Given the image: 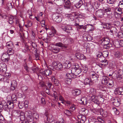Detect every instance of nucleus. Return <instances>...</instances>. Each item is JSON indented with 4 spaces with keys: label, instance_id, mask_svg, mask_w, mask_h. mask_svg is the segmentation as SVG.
I'll return each mask as SVG.
<instances>
[{
    "label": "nucleus",
    "instance_id": "obj_1",
    "mask_svg": "<svg viewBox=\"0 0 123 123\" xmlns=\"http://www.w3.org/2000/svg\"><path fill=\"white\" fill-rule=\"evenodd\" d=\"M97 57L99 58V60L102 63L104 62L105 64H101V65L104 66H106L108 65V61L104 59V57H103L102 53L100 52H98Z\"/></svg>",
    "mask_w": 123,
    "mask_h": 123
},
{
    "label": "nucleus",
    "instance_id": "obj_2",
    "mask_svg": "<svg viewBox=\"0 0 123 123\" xmlns=\"http://www.w3.org/2000/svg\"><path fill=\"white\" fill-rule=\"evenodd\" d=\"M110 40L108 38L104 37L101 40V44L104 46H106V48L109 47L111 46V44L110 43Z\"/></svg>",
    "mask_w": 123,
    "mask_h": 123
},
{
    "label": "nucleus",
    "instance_id": "obj_3",
    "mask_svg": "<svg viewBox=\"0 0 123 123\" xmlns=\"http://www.w3.org/2000/svg\"><path fill=\"white\" fill-rule=\"evenodd\" d=\"M54 20L57 23L61 22L62 20V17L61 15L58 14H54L52 16Z\"/></svg>",
    "mask_w": 123,
    "mask_h": 123
},
{
    "label": "nucleus",
    "instance_id": "obj_4",
    "mask_svg": "<svg viewBox=\"0 0 123 123\" xmlns=\"http://www.w3.org/2000/svg\"><path fill=\"white\" fill-rule=\"evenodd\" d=\"M52 73V71L49 69H45L43 71H42L41 70L39 74L38 75V77H40V74H42L45 76H47L50 75Z\"/></svg>",
    "mask_w": 123,
    "mask_h": 123
},
{
    "label": "nucleus",
    "instance_id": "obj_5",
    "mask_svg": "<svg viewBox=\"0 0 123 123\" xmlns=\"http://www.w3.org/2000/svg\"><path fill=\"white\" fill-rule=\"evenodd\" d=\"M3 81L4 82V84L6 86L9 85V82L8 81V78L6 76L0 74V81Z\"/></svg>",
    "mask_w": 123,
    "mask_h": 123
},
{
    "label": "nucleus",
    "instance_id": "obj_6",
    "mask_svg": "<svg viewBox=\"0 0 123 123\" xmlns=\"http://www.w3.org/2000/svg\"><path fill=\"white\" fill-rule=\"evenodd\" d=\"M85 5L87 10L90 12H92L94 11V9L92 6L89 3H85Z\"/></svg>",
    "mask_w": 123,
    "mask_h": 123
},
{
    "label": "nucleus",
    "instance_id": "obj_7",
    "mask_svg": "<svg viewBox=\"0 0 123 123\" xmlns=\"http://www.w3.org/2000/svg\"><path fill=\"white\" fill-rule=\"evenodd\" d=\"M69 70L71 71V73L74 72V73L75 75H77L81 72L82 69L75 68H72L71 70L70 69Z\"/></svg>",
    "mask_w": 123,
    "mask_h": 123
},
{
    "label": "nucleus",
    "instance_id": "obj_8",
    "mask_svg": "<svg viewBox=\"0 0 123 123\" xmlns=\"http://www.w3.org/2000/svg\"><path fill=\"white\" fill-rule=\"evenodd\" d=\"M63 2H64L65 5H64L65 8L70 9L71 8V3L70 0H62Z\"/></svg>",
    "mask_w": 123,
    "mask_h": 123
},
{
    "label": "nucleus",
    "instance_id": "obj_9",
    "mask_svg": "<svg viewBox=\"0 0 123 123\" xmlns=\"http://www.w3.org/2000/svg\"><path fill=\"white\" fill-rule=\"evenodd\" d=\"M114 93L116 94L123 95V88L121 87L117 88L114 91Z\"/></svg>",
    "mask_w": 123,
    "mask_h": 123
},
{
    "label": "nucleus",
    "instance_id": "obj_10",
    "mask_svg": "<svg viewBox=\"0 0 123 123\" xmlns=\"http://www.w3.org/2000/svg\"><path fill=\"white\" fill-rule=\"evenodd\" d=\"M113 101V105L116 107L119 106L120 104V100L119 98H116L112 99Z\"/></svg>",
    "mask_w": 123,
    "mask_h": 123
},
{
    "label": "nucleus",
    "instance_id": "obj_11",
    "mask_svg": "<svg viewBox=\"0 0 123 123\" xmlns=\"http://www.w3.org/2000/svg\"><path fill=\"white\" fill-rule=\"evenodd\" d=\"M18 18L16 16L10 15L9 20V23L11 25L14 22H15V21L17 20Z\"/></svg>",
    "mask_w": 123,
    "mask_h": 123
},
{
    "label": "nucleus",
    "instance_id": "obj_12",
    "mask_svg": "<svg viewBox=\"0 0 123 123\" xmlns=\"http://www.w3.org/2000/svg\"><path fill=\"white\" fill-rule=\"evenodd\" d=\"M96 15L98 17L101 18L103 17L104 14L103 10H99L96 12Z\"/></svg>",
    "mask_w": 123,
    "mask_h": 123
},
{
    "label": "nucleus",
    "instance_id": "obj_13",
    "mask_svg": "<svg viewBox=\"0 0 123 123\" xmlns=\"http://www.w3.org/2000/svg\"><path fill=\"white\" fill-rule=\"evenodd\" d=\"M63 65V68H69L71 66V63L68 61H67L66 62L64 63Z\"/></svg>",
    "mask_w": 123,
    "mask_h": 123
},
{
    "label": "nucleus",
    "instance_id": "obj_14",
    "mask_svg": "<svg viewBox=\"0 0 123 123\" xmlns=\"http://www.w3.org/2000/svg\"><path fill=\"white\" fill-rule=\"evenodd\" d=\"M79 101L81 105H85L87 103L86 98L84 97H83Z\"/></svg>",
    "mask_w": 123,
    "mask_h": 123
},
{
    "label": "nucleus",
    "instance_id": "obj_15",
    "mask_svg": "<svg viewBox=\"0 0 123 123\" xmlns=\"http://www.w3.org/2000/svg\"><path fill=\"white\" fill-rule=\"evenodd\" d=\"M97 98V97L95 95L92 96L91 97V100L94 103L98 104V101Z\"/></svg>",
    "mask_w": 123,
    "mask_h": 123
},
{
    "label": "nucleus",
    "instance_id": "obj_16",
    "mask_svg": "<svg viewBox=\"0 0 123 123\" xmlns=\"http://www.w3.org/2000/svg\"><path fill=\"white\" fill-rule=\"evenodd\" d=\"M98 90L93 88H91L90 90L89 93L90 94L92 95V96H95Z\"/></svg>",
    "mask_w": 123,
    "mask_h": 123
},
{
    "label": "nucleus",
    "instance_id": "obj_17",
    "mask_svg": "<svg viewBox=\"0 0 123 123\" xmlns=\"http://www.w3.org/2000/svg\"><path fill=\"white\" fill-rule=\"evenodd\" d=\"M54 45L56 46L61 47H63L65 49L67 48V46L65 45L60 42L55 43Z\"/></svg>",
    "mask_w": 123,
    "mask_h": 123
},
{
    "label": "nucleus",
    "instance_id": "obj_18",
    "mask_svg": "<svg viewBox=\"0 0 123 123\" xmlns=\"http://www.w3.org/2000/svg\"><path fill=\"white\" fill-rule=\"evenodd\" d=\"M72 92L73 95H78L81 93V91L80 90L77 89L73 90Z\"/></svg>",
    "mask_w": 123,
    "mask_h": 123
},
{
    "label": "nucleus",
    "instance_id": "obj_19",
    "mask_svg": "<svg viewBox=\"0 0 123 123\" xmlns=\"http://www.w3.org/2000/svg\"><path fill=\"white\" fill-rule=\"evenodd\" d=\"M103 8V10L106 12H110L111 10V8L110 7L107 5H104Z\"/></svg>",
    "mask_w": 123,
    "mask_h": 123
},
{
    "label": "nucleus",
    "instance_id": "obj_20",
    "mask_svg": "<svg viewBox=\"0 0 123 123\" xmlns=\"http://www.w3.org/2000/svg\"><path fill=\"white\" fill-rule=\"evenodd\" d=\"M62 28L63 30L65 31L68 33H70L71 30L72 29L71 27L70 26H68L66 27H62Z\"/></svg>",
    "mask_w": 123,
    "mask_h": 123
},
{
    "label": "nucleus",
    "instance_id": "obj_21",
    "mask_svg": "<svg viewBox=\"0 0 123 123\" xmlns=\"http://www.w3.org/2000/svg\"><path fill=\"white\" fill-rule=\"evenodd\" d=\"M108 78L105 76L103 77L102 80V83L105 85L108 84Z\"/></svg>",
    "mask_w": 123,
    "mask_h": 123
},
{
    "label": "nucleus",
    "instance_id": "obj_22",
    "mask_svg": "<svg viewBox=\"0 0 123 123\" xmlns=\"http://www.w3.org/2000/svg\"><path fill=\"white\" fill-rule=\"evenodd\" d=\"M6 46L8 48H13L14 47L13 43L11 41L8 42L6 43Z\"/></svg>",
    "mask_w": 123,
    "mask_h": 123
},
{
    "label": "nucleus",
    "instance_id": "obj_23",
    "mask_svg": "<svg viewBox=\"0 0 123 123\" xmlns=\"http://www.w3.org/2000/svg\"><path fill=\"white\" fill-rule=\"evenodd\" d=\"M29 49V46L28 45L25 44V46L22 47V50L23 52L26 53Z\"/></svg>",
    "mask_w": 123,
    "mask_h": 123
},
{
    "label": "nucleus",
    "instance_id": "obj_24",
    "mask_svg": "<svg viewBox=\"0 0 123 123\" xmlns=\"http://www.w3.org/2000/svg\"><path fill=\"white\" fill-rule=\"evenodd\" d=\"M84 82L87 84H89L90 86L93 84V82L90 79L86 78L84 80Z\"/></svg>",
    "mask_w": 123,
    "mask_h": 123
},
{
    "label": "nucleus",
    "instance_id": "obj_25",
    "mask_svg": "<svg viewBox=\"0 0 123 123\" xmlns=\"http://www.w3.org/2000/svg\"><path fill=\"white\" fill-rule=\"evenodd\" d=\"M47 119L48 121L50 123H51L54 121V117L51 115H49V117H47Z\"/></svg>",
    "mask_w": 123,
    "mask_h": 123
},
{
    "label": "nucleus",
    "instance_id": "obj_26",
    "mask_svg": "<svg viewBox=\"0 0 123 123\" xmlns=\"http://www.w3.org/2000/svg\"><path fill=\"white\" fill-rule=\"evenodd\" d=\"M54 63L55 64L54 67L55 68H57L58 70H61L63 68V65L61 63H59L57 64L56 63Z\"/></svg>",
    "mask_w": 123,
    "mask_h": 123
},
{
    "label": "nucleus",
    "instance_id": "obj_27",
    "mask_svg": "<svg viewBox=\"0 0 123 123\" xmlns=\"http://www.w3.org/2000/svg\"><path fill=\"white\" fill-rule=\"evenodd\" d=\"M76 55L77 58L81 60L84 59L85 56L82 54L78 53Z\"/></svg>",
    "mask_w": 123,
    "mask_h": 123
},
{
    "label": "nucleus",
    "instance_id": "obj_28",
    "mask_svg": "<svg viewBox=\"0 0 123 123\" xmlns=\"http://www.w3.org/2000/svg\"><path fill=\"white\" fill-rule=\"evenodd\" d=\"M7 50V54L9 55H11L13 54L14 53V51L13 48H8Z\"/></svg>",
    "mask_w": 123,
    "mask_h": 123
},
{
    "label": "nucleus",
    "instance_id": "obj_29",
    "mask_svg": "<svg viewBox=\"0 0 123 123\" xmlns=\"http://www.w3.org/2000/svg\"><path fill=\"white\" fill-rule=\"evenodd\" d=\"M7 105L8 106V109H12L14 108V104L13 102L9 101L7 102Z\"/></svg>",
    "mask_w": 123,
    "mask_h": 123
},
{
    "label": "nucleus",
    "instance_id": "obj_30",
    "mask_svg": "<svg viewBox=\"0 0 123 123\" xmlns=\"http://www.w3.org/2000/svg\"><path fill=\"white\" fill-rule=\"evenodd\" d=\"M25 102H19L18 103V106L19 108L21 109L24 107L25 106H26V107L28 106V105L27 103L25 105Z\"/></svg>",
    "mask_w": 123,
    "mask_h": 123
},
{
    "label": "nucleus",
    "instance_id": "obj_31",
    "mask_svg": "<svg viewBox=\"0 0 123 123\" xmlns=\"http://www.w3.org/2000/svg\"><path fill=\"white\" fill-rule=\"evenodd\" d=\"M122 9L120 8H117L115 9V12L117 14H121L122 13Z\"/></svg>",
    "mask_w": 123,
    "mask_h": 123
},
{
    "label": "nucleus",
    "instance_id": "obj_32",
    "mask_svg": "<svg viewBox=\"0 0 123 123\" xmlns=\"http://www.w3.org/2000/svg\"><path fill=\"white\" fill-rule=\"evenodd\" d=\"M53 52L55 53H58L60 51V49L57 47H53L52 48Z\"/></svg>",
    "mask_w": 123,
    "mask_h": 123
},
{
    "label": "nucleus",
    "instance_id": "obj_33",
    "mask_svg": "<svg viewBox=\"0 0 123 123\" xmlns=\"http://www.w3.org/2000/svg\"><path fill=\"white\" fill-rule=\"evenodd\" d=\"M110 87H113L114 85V81L112 80H110L108 81V84Z\"/></svg>",
    "mask_w": 123,
    "mask_h": 123
},
{
    "label": "nucleus",
    "instance_id": "obj_34",
    "mask_svg": "<svg viewBox=\"0 0 123 123\" xmlns=\"http://www.w3.org/2000/svg\"><path fill=\"white\" fill-rule=\"evenodd\" d=\"M87 29L89 32H91L94 29V27L91 24L88 25Z\"/></svg>",
    "mask_w": 123,
    "mask_h": 123
},
{
    "label": "nucleus",
    "instance_id": "obj_35",
    "mask_svg": "<svg viewBox=\"0 0 123 123\" xmlns=\"http://www.w3.org/2000/svg\"><path fill=\"white\" fill-rule=\"evenodd\" d=\"M83 3L82 1L81 0H80L75 5V6L78 8H80L82 5Z\"/></svg>",
    "mask_w": 123,
    "mask_h": 123
},
{
    "label": "nucleus",
    "instance_id": "obj_36",
    "mask_svg": "<svg viewBox=\"0 0 123 123\" xmlns=\"http://www.w3.org/2000/svg\"><path fill=\"white\" fill-rule=\"evenodd\" d=\"M66 43L68 44H70L73 42V40L71 38H66Z\"/></svg>",
    "mask_w": 123,
    "mask_h": 123
},
{
    "label": "nucleus",
    "instance_id": "obj_37",
    "mask_svg": "<svg viewBox=\"0 0 123 123\" xmlns=\"http://www.w3.org/2000/svg\"><path fill=\"white\" fill-rule=\"evenodd\" d=\"M32 25V22L30 21H28L27 22V24L25 25V26L27 28H28L31 27Z\"/></svg>",
    "mask_w": 123,
    "mask_h": 123
},
{
    "label": "nucleus",
    "instance_id": "obj_38",
    "mask_svg": "<svg viewBox=\"0 0 123 123\" xmlns=\"http://www.w3.org/2000/svg\"><path fill=\"white\" fill-rule=\"evenodd\" d=\"M9 57V55L8 54H4L1 56V60H2L6 58L7 59Z\"/></svg>",
    "mask_w": 123,
    "mask_h": 123
},
{
    "label": "nucleus",
    "instance_id": "obj_39",
    "mask_svg": "<svg viewBox=\"0 0 123 123\" xmlns=\"http://www.w3.org/2000/svg\"><path fill=\"white\" fill-rule=\"evenodd\" d=\"M35 50L36 53L35 54V57L37 59H38L40 56L39 51L37 50V49H36Z\"/></svg>",
    "mask_w": 123,
    "mask_h": 123
},
{
    "label": "nucleus",
    "instance_id": "obj_40",
    "mask_svg": "<svg viewBox=\"0 0 123 123\" xmlns=\"http://www.w3.org/2000/svg\"><path fill=\"white\" fill-rule=\"evenodd\" d=\"M15 23L16 24H18L20 28V30H21V31L22 30L23 28L22 26H21L20 24L19 23V20L18 18L17 20L15 21Z\"/></svg>",
    "mask_w": 123,
    "mask_h": 123
},
{
    "label": "nucleus",
    "instance_id": "obj_41",
    "mask_svg": "<svg viewBox=\"0 0 123 123\" xmlns=\"http://www.w3.org/2000/svg\"><path fill=\"white\" fill-rule=\"evenodd\" d=\"M115 56L116 58H119L121 56V54L119 52L117 51L115 53Z\"/></svg>",
    "mask_w": 123,
    "mask_h": 123
},
{
    "label": "nucleus",
    "instance_id": "obj_42",
    "mask_svg": "<svg viewBox=\"0 0 123 123\" xmlns=\"http://www.w3.org/2000/svg\"><path fill=\"white\" fill-rule=\"evenodd\" d=\"M64 112L67 116H71L72 115V113L68 110H65L64 111Z\"/></svg>",
    "mask_w": 123,
    "mask_h": 123
},
{
    "label": "nucleus",
    "instance_id": "obj_43",
    "mask_svg": "<svg viewBox=\"0 0 123 123\" xmlns=\"http://www.w3.org/2000/svg\"><path fill=\"white\" fill-rule=\"evenodd\" d=\"M11 98L13 102L15 103L17 101V99L16 95L13 94L11 96Z\"/></svg>",
    "mask_w": 123,
    "mask_h": 123
},
{
    "label": "nucleus",
    "instance_id": "obj_44",
    "mask_svg": "<svg viewBox=\"0 0 123 123\" xmlns=\"http://www.w3.org/2000/svg\"><path fill=\"white\" fill-rule=\"evenodd\" d=\"M56 4L58 6H61L62 4V2L60 0H55Z\"/></svg>",
    "mask_w": 123,
    "mask_h": 123
},
{
    "label": "nucleus",
    "instance_id": "obj_45",
    "mask_svg": "<svg viewBox=\"0 0 123 123\" xmlns=\"http://www.w3.org/2000/svg\"><path fill=\"white\" fill-rule=\"evenodd\" d=\"M95 96L97 97H100L101 98H102V93L98 91V90L97 92L95 95Z\"/></svg>",
    "mask_w": 123,
    "mask_h": 123
},
{
    "label": "nucleus",
    "instance_id": "obj_46",
    "mask_svg": "<svg viewBox=\"0 0 123 123\" xmlns=\"http://www.w3.org/2000/svg\"><path fill=\"white\" fill-rule=\"evenodd\" d=\"M86 117L84 116H82L80 119V122L81 123H84L86 120Z\"/></svg>",
    "mask_w": 123,
    "mask_h": 123
},
{
    "label": "nucleus",
    "instance_id": "obj_47",
    "mask_svg": "<svg viewBox=\"0 0 123 123\" xmlns=\"http://www.w3.org/2000/svg\"><path fill=\"white\" fill-rule=\"evenodd\" d=\"M72 80L71 79H66L65 81V83L67 85H69L71 84Z\"/></svg>",
    "mask_w": 123,
    "mask_h": 123
},
{
    "label": "nucleus",
    "instance_id": "obj_48",
    "mask_svg": "<svg viewBox=\"0 0 123 123\" xmlns=\"http://www.w3.org/2000/svg\"><path fill=\"white\" fill-rule=\"evenodd\" d=\"M103 57L104 58L107 57L108 55V52L107 51L103 52L102 53ZM105 58H104V59Z\"/></svg>",
    "mask_w": 123,
    "mask_h": 123
},
{
    "label": "nucleus",
    "instance_id": "obj_49",
    "mask_svg": "<svg viewBox=\"0 0 123 123\" xmlns=\"http://www.w3.org/2000/svg\"><path fill=\"white\" fill-rule=\"evenodd\" d=\"M66 16L67 17L70 18L72 20L74 19V17L72 14H66Z\"/></svg>",
    "mask_w": 123,
    "mask_h": 123
},
{
    "label": "nucleus",
    "instance_id": "obj_50",
    "mask_svg": "<svg viewBox=\"0 0 123 123\" xmlns=\"http://www.w3.org/2000/svg\"><path fill=\"white\" fill-rule=\"evenodd\" d=\"M20 118L21 121H22L24 120L25 119L24 113H21L20 116Z\"/></svg>",
    "mask_w": 123,
    "mask_h": 123
},
{
    "label": "nucleus",
    "instance_id": "obj_51",
    "mask_svg": "<svg viewBox=\"0 0 123 123\" xmlns=\"http://www.w3.org/2000/svg\"><path fill=\"white\" fill-rule=\"evenodd\" d=\"M55 85L57 86H59L60 85V83L59 81L56 79H55L54 80H53Z\"/></svg>",
    "mask_w": 123,
    "mask_h": 123
},
{
    "label": "nucleus",
    "instance_id": "obj_52",
    "mask_svg": "<svg viewBox=\"0 0 123 123\" xmlns=\"http://www.w3.org/2000/svg\"><path fill=\"white\" fill-rule=\"evenodd\" d=\"M74 25L75 26L77 27L78 28L80 29H81L83 26V25H80L79 23H77L76 22L75 23Z\"/></svg>",
    "mask_w": 123,
    "mask_h": 123
},
{
    "label": "nucleus",
    "instance_id": "obj_53",
    "mask_svg": "<svg viewBox=\"0 0 123 123\" xmlns=\"http://www.w3.org/2000/svg\"><path fill=\"white\" fill-rule=\"evenodd\" d=\"M115 79H117L118 80H120L122 78L121 75L120 74H118L116 76V77L113 78Z\"/></svg>",
    "mask_w": 123,
    "mask_h": 123
},
{
    "label": "nucleus",
    "instance_id": "obj_54",
    "mask_svg": "<svg viewBox=\"0 0 123 123\" xmlns=\"http://www.w3.org/2000/svg\"><path fill=\"white\" fill-rule=\"evenodd\" d=\"M30 44H31V46H32L33 48V49H37V46L36 44L34 42H31Z\"/></svg>",
    "mask_w": 123,
    "mask_h": 123
},
{
    "label": "nucleus",
    "instance_id": "obj_55",
    "mask_svg": "<svg viewBox=\"0 0 123 123\" xmlns=\"http://www.w3.org/2000/svg\"><path fill=\"white\" fill-rule=\"evenodd\" d=\"M4 105L3 108V109H5V110H7V109H8V106L7 105V103L6 102L4 103Z\"/></svg>",
    "mask_w": 123,
    "mask_h": 123
},
{
    "label": "nucleus",
    "instance_id": "obj_56",
    "mask_svg": "<svg viewBox=\"0 0 123 123\" xmlns=\"http://www.w3.org/2000/svg\"><path fill=\"white\" fill-rule=\"evenodd\" d=\"M11 86H12L16 87L17 84L16 82L14 81H12L11 83Z\"/></svg>",
    "mask_w": 123,
    "mask_h": 123
},
{
    "label": "nucleus",
    "instance_id": "obj_57",
    "mask_svg": "<svg viewBox=\"0 0 123 123\" xmlns=\"http://www.w3.org/2000/svg\"><path fill=\"white\" fill-rule=\"evenodd\" d=\"M33 118L36 119H37L39 118V116L38 114L37 113H34L33 115Z\"/></svg>",
    "mask_w": 123,
    "mask_h": 123
},
{
    "label": "nucleus",
    "instance_id": "obj_58",
    "mask_svg": "<svg viewBox=\"0 0 123 123\" xmlns=\"http://www.w3.org/2000/svg\"><path fill=\"white\" fill-rule=\"evenodd\" d=\"M71 73H67L66 74V77L67 79H71Z\"/></svg>",
    "mask_w": 123,
    "mask_h": 123
},
{
    "label": "nucleus",
    "instance_id": "obj_59",
    "mask_svg": "<svg viewBox=\"0 0 123 123\" xmlns=\"http://www.w3.org/2000/svg\"><path fill=\"white\" fill-rule=\"evenodd\" d=\"M119 7L123 9V1H121L119 4Z\"/></svg>",
    "mask_w": 123,
    "mask_h": 123
},
{
    "label": "nucleus",
    "instance_id": "obj_60",
    "mask_svg": "<svg viewBox=\"0 0 123 123\" xmlns=\"http://www.w3.org/2000/svg\"><path fill=\"white\" fill-rule=\"evenodd\" d=\"M97 119L98 121L102 123H103L104 122V120L101 117H98L97 118Z\"/></svg>",
    "mask_w": 123,
    "mask_h": 123
},
{
    "label": "nucleus",
    "instance_id": "obj_61",
    "mask_svg": "<svg viewBox=\"0 0 123 123\" xmlns=\"http://www.w3.org/2000/svg\"><path fill=\"white\" fill-rule=\"evenodd\" d=\"M4 105L3 102H0V112L2 111Z\"/></svg>",
    "mask_w": 123,
    "mask_h": 123
},
{
    "label": "nucleus",
    "instance_id": "obj_62",
    "mask_svg": "<svg viewBox=\"0 0 123 123\" xmlns=\"http://www.w3.org/2000/svg\"><path fill=\"white\" fill-rule=\"evenodd\" d=\"M75 109V105H71L70 108V109L71 111H73Z\"/></svg>",
    "mask_w": 123,
    "mask_h": 123
},
{
    "label": "nucleus",
    "instance_id": "obj_63",
    "mask_svg": "<svg viewBox=\"0 0 123 123\" xmlns=\"http://www.w3.org/2000/svg\"><path fill=\"white\" fill-rule=\"evenodd\" d=\"M24 69H25L27 72H28L29 71V68L28 67L26 63L24 65Z\"/></svg>",
    "mask_w": 123,
    "mask_h": 123
},
{
    "label": "nucleus",
    "instance_id": "obj_64",
    "mask_svg": "<svg viewBox=\"0 0 123 123\" xmlns=\"http://www.w3.org/2000/svg\"><path fill=\"white\" fill-rule=\"evenodd\" d=\"M41 103L42 104L44 105L46 104V101L45 99L43 98H42L41 99Z\"/></svg>",
    "mask_w": 123,
    "mask_h": 123
}]
</instances>
